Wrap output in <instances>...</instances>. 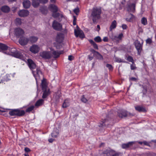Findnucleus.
Returning a JSON list of instances; mask_svg holds the SVG:
<instances>
[{
	"instance_id": "31",
	"label": "nucleus",
	"mask_w": 156,
	"mask_h": 156,
	"mask_svg": "<svg viewBox=\"0 0 156 156\" xmlns=\"http://www.w3.org/2000/svg\"><path fill=\"white\" fill-rule=\"evenodd\" d=\"M17 115L21 116L24 114L25 112L23 110L16 109Z\"/></svg>"
},
{
	"instance_id": "62",
	"label": "nucleus",
	"mask_w": 156,
	"mask_h": 156,
	"mask_svg": "<svg viewBox=\"0 0 156 156\" xmlns=\"http://www.w3.org/2000/svg\"><path fill=\"white\" fill-rule=\"evenodd\" d=\"M50 1L52 3H54L55 2L56 0H50Z\"/></svg>"
},
{
	"instance_id": "51",
	"label": "nucleus",
	"mask_w": 156,
	"mask_h": 156,
	"mask_svg": "<svg viewBox=\"0 0 156 156\" xmlns=\"http://www.w3.org/2000/svg\"><path fill=\"white\" fill-rule=\"evenodd\" d=\"M127 26L126 25H125V24H123L122 25V29L124 30V29H126L127 28Z\"/></svg>"
},
{
	"instance_id": "30",
	"label": "nucleus",
	"mask_w": 156,
	"mask_h": 156,
	"mask_svg": "<svg viewBox=\"0 0 156 156\" xmlns=\"http://www.w3.org/2000/svg\"><path fill=\"white\" fill-rule=\"evenodd\" d=\"M32 5L34 7H37L39 5V1L38 0H32Z\"/></svg>"
},
{
	"instance_id": "40",
	"label": "nucleus",
	"mask_w": 156,
	"mask_h": 156,
	"mask_svg": "<svg viewBox=\"0 0 156 156\" xmlns=\"http://www.w3.org/2000/svg\"><path fill=\"white\" fill-rule=\"evenodd\" d=\"M126 59L129 62H131L132 63H133V58L131 56H128Z\"/></svg>"
},
{
	"instance_id": "6",
	"label": "nucleus",
	"mask_w": 156,
	"mask_h": 156,
	"mask_svg": "<svg viewBox=\"0 0 156 156\" xmlns=\"http://www.w3.org/2000/svg\"><path fill=\"white\" fill-rule=\"evenodd\" d=\"M74 33L76 37H79L81 38L84 37V34L83 31L80 30L79 27L76 26V29L74 30Z\"/></svg>"
},
{
	"instance_id": "18",
	"label": "nucleus",
	"mask_w": 156,
	"mask_h": 156,
	"mask_svg": "<svg viewBox=\"0 0 156 156\" xmlns=\"http://www.w3.org/2000/svg\"><path fill=\"white\" fill-rule=\"evenodd\" d=\"M135 17L132 14H129L128 15V17L126 18V20L127 21L130 22H133L135 20Z\"/></svg>"
},
{
	"instance_id": "34",
	"label": "nucleus",
	"mask_w": 156,
	"mask_h": 156,
	"mask_svg": "<svg viewBox=\"0 0 156 156\" xmlns=\"http://www.w3.org/2000/svg\"><path fill=\"white\" fill-rule=\"evenodd\" d=\"M16 109L12 110L9 112V114L12 116L17 115Z\"/></svg>"
},
{
	"instance_id": "11",
	"label": "nucleus",
	"mask_w": 156,
	"mask_h": 156,
	"mask_svg": "<svg viewBox=\"0 0 156 156\" xmlns=\"http://www.w3.org/2000/svg\"><path fill=\"white\" fill-rule=\"evenodd\" d=\"M135 44L138 53L140 55L142 49V45L138 41H136L135 42Z\"/></svg>"
},
{
	"instance_id": "52",
	"label": "nucleus",
	"mask_w": 156,
	"mask_h": 156,
	"mask_svg": "<svg viewBox=\"0 0 156 156\" xmlns=\"http://www.w3.org/2000/svg\"><path fill=\"white\" fill-rule=\"evenodd\" d=\"M103 41L105 42H107L108 41V38L107 37H104Z\"/></svg>"
},
{
	"instance_id": "41",
	"label": "nucleus",
	"mask_w": 156,
	"mask_h": 156,
	"mask_svg": "<svg viewBox=\"0 0 156 156\" xmlns=\"http://www.w3.org/2000/svg\"><path fill=\"white\" fill-rule=\"evenodd\" d=\"M73 12L76 15L78 14L79 12V10L78 8H76L73 10Z\"/></svg>"
},
{
	"instance_id": "3",
	"label": "nucleus",
	"mask_w": 156,
	"mask_h": 156,
	"mask_svg": "<svg viewBox=\"0 0 156 156\" xmlns=\"http://www.w3.org/2000/svg\"><path fill=\"white\" fill-rule=\"evenodd\" d=\"M101 12V9L99 8L94 7L93 8L91 16L94 22L96 21L97 19H98L100 17Z\"/></svg>"
},
{
	"instance_id": "27",
	"label": "nucleus",
	"mask_w": 156,
	"mask_h": 156,
	"mask_svg": "<svg viewBox=\"0 0 156 156\" xmlns=\"http://www.w3.org/2000/svg\"><path fill=\"white\" fill-rule=\"evenodd\" d=\"M117 25V23L115 20H114L112 23L110 29V30H112L113 29L116 28Z\"/></svg>"
},
{
	"instance_id": "4",
	"label": "nucleus",
	"mask_w": 156,
	"mask_h": 156,
	"mask_svg": "<svg viewBox=\"0 0 156 156\" xmlns=\"http://www.w3.org/2000/svg\"><path fill=\"white\" fill-rule=\"evenodd\" d=\"M32 73L35 79L37 85V86L38 82L40 81L41 78H43V75L41 73L40 69L38 68L36 69V71H32Z\"/></svg>"
},
{
	"instance_id": "26",
	"label": "nucleus",
	"mask_w": 156,
	"mask_h": 156,
	"mask_svg": "<svg viewBox=\"0 0 156 156\" xmlns=\"http://www.w3.org/2000/svg\"><path fill=\"white\" fill-rule=\"evenodd\" d=\"M92 52L94 55H95L98 59H101L102 58V56L98 52L94 50H93Z\"/></svg>"
},
{
	"instance_id": "36",
	"label": "nucleus",
	"mask_w": 156,
	"mask_h": 156,
	"mask_svg": "<svg viewBox=\"0 0 156 156\" xmlns=\"http://www.w3.org/2000/svg\"><path fill=\"white\" fill-rule=\"evenodd\" d=\"M94 40V41L97 42H101L102 41L101 38L99 36H98L95 37Z\"/></svg>"
},
{
	"instance_id": "63",
	"label": "nucleus",
	"mask_w": 156,
	"mask_h": 156,
	"mask_svg": "<svg viewBox=\"0 0 156 156\" xmlns=\"http://www.w3.org/2000/svg\"><path fill=\"white\" fill-rule=\"evenodd\" d=\"M151 155L150 153H147L146 154V155L145 156H150Z\"/></svg>"
},
{
	"instance_id": "55",
	"label": "nucleus",
	"mask_w": 156,
	"mask_h": 156,
	"mask_svg": "<svg viewBox=\"0 0 156 156\" xmlns=\"http://www.w3.org/2000/svg\"><path fill=\"white\" fill-rule=\"evenodd\" d=\"M24 150L26 152H28L30 151V149L27 147L25 148Z\"/></svg>"
},
{
	"instance_id": "1",
	"label": "nucleus",
	"mask_w": 156,
	"mask_h": 156,
	"mask_svg": "<svg viewBox=\"0 0 156 156\" xmlns=\"http://www.w3.org/2000/svg\"><path fill=\"white\" fill-rule=\"evenodd\" d=\"M0 48L2 49L3 51V53L5 54L20 58L25 61H26V59L23 57V55L20 53L16 51L15 48H12L10 50L5 44L0 43Z\"/></svg>"
},
{
	"instance_id": "19",
	"label": "nucleus",
	"mask_w": 156,
	"mask_h": 156,
	"mask_svg": "<svg viewBox=\"0 0 156 156\" xmlns=\"http://www.w3.org/2000/svg\"><path fill=\"white\" fill-rule=\"evenodd\" d=\"M70 105V100L68 99H66L64 101L62 105L63 108H66L69 107Z\"/></svg>"
},
{
	"instance_id": "58",
	"label": "nucleus",
	"mask_w": 156,
	"mask_h": 156,
	"mask_svg": "<svg viewBox=\"0 0 156 156\" xmlns=\"http://www.w3.org/2000/svg\"><path fill=\"white\" fill-rule=\"evenodd\" d=\"M0 112H5V109H2V108L0 107Z\"/></svg>"
},
{
	"instance_id": "33",
	"label": "nucleus",
	"mask_w": 156,
	"mask_h": 156,
	"mask_svg": "<svg viewBox=\"0 0 156 156\" xmlns=\"http://www.w3.org/2000/svg\"><path fill=\"white\" fill-rule=\"evenodd\" d=\"M141 22L142 24L146 25L147 24V19L145 17H143L141 20Z\"/></svg>"
},
{
	"instance_id": "16",
	"label": "nucleus",
	"mask_w": 156,
	"mask_h": 156,
	"mask_svg": "<svg viewBox=\"0 0 156 156\" xmlns=\"http://www.w3.org/2000/svg\"><path fill=\"white\" fill-rule=\"evenodd\" d=\"M64 38V35L61 33L58 34L56 37V41L57 42L60 43L62 41Z\"/></svg>"
},
{
	"instance_id": "15",
	"label": "nucleus",
	"mask_w": 156,
	"mask_h": 156,
	"mask_svg": "<svg viewBox=\"0 0 156 156\" xmlns=\"http://www.w3.org/2000/svg\"><path fill=\"white\" fill-rule=\"evenodd\" d=\"M28 62V65L29 68L31 70H33L36 67V65L34 62L31 59H28L27 60Z\"/></svg>"
},
{
	"instance_id": "20",
	"label": "nucleus",
	"mask_w": 156,
	"mask_h": 156,
	"mask_svg": "<svg viewBox=\"0 0 156 156\" xmlns=\"http://www.w3.org/2000/svg\"><path fill=\"white\" fill-rule=\"evenodd\" d=\"M135 109L139 112H145L146 111L145 108L139 105H137L135 107Z\"/></svg>"
},
{
	"instance_id": "17",
	"label": "nucleus",
	"mask_w": 156,
	"mask_h": 156,
	"mask_svg": "<svg viewBox=\"0 0 156 156\" xmlns=\"http://www.w3.org/2000/svg\"><path fill=\"white\" fill-rule=\"evenodd\" d=\"M49 49L50 50L51 52L52 53L53 57L54 58H57L58 57L59 55L61 54V53L54 51L52 48H50Z\"/></svg>"
},
{
	"instance_id": "22",
	"label": "nucleus",
	"mask_w": 156,
	"mask_h": 156,
	"mask_svg": "<svg viewBox=\"0 0 156 156\" xmlns=\"http://www.w3.org/2000/svg\"><path fill=\"white\" fill-rule=\"evenodd\" d=\"M58 133V130L56 128L54 129L53 132L51 133V136L54 138H56Z\"/></svg>"
},
{
	"instance_id": "9",
	"label": "nucleus",
	"mask_w": 156,
	"mask_h": 156,
	"mask_svg": "<svg viewBox=\"0 0 156 156\" xmlns=\"http://www.w3.org/2000/svg\"><path fill=\"white\" fill-rule=\"evenodd\" d=\"M15 34L17 37H22L24 34L23 30L20 28H16L14 30Z\"/></svg>"
},
{
	"instance_id": "50",
	"label": "nucleus",
	"mask_w": 156,
	"mask_h": 156,
	"mask_svg": "<svg viewBox=\"0 0 156 156\" xmlns=\"http://www.w3.org/2000/svg\"><path fill=\"white\" fill-rule=\"evenodd\" d=\"M81 101L84 102H86L87 101V100L84 97L82 98Z\"/></svg>"
},
{
	"instance_id": "44",
	"label": "nucleus",
	"mask_w": 156,
	"mask_h": 156,
	"mask_svg": "<svg viewBox=\"0 0 156 156\" xmlns=\"http://www.w3.org/2000/svg\"><path fill=\"white\" fill-rule=\"evenodd\" d=\"M146 42L147 44H150L151 43V40L150 38H148L146 40Z\"/></svg>"
},
{
	"instance_id": "24",
	"label": "nucleus",
	"mask_w": 156,
	"mask_h": 156,
	"mask_svg": "<svg viewBox=\"0 0 156 156\" xmlns=\"http://www.w3.org/2000/svg\"><path fill=\"white\" fill-rule=\"evenodd\" d=\"M135 9V4L133 3L129 5L127 8V10L129 12H133Z\"/></svg>"
},
{
	"instance_id": "47",
	"label": "nucleus",
	"mask_w": 156,
	"mask_h": 156,
	"mask_svg": "<svg viewBox=\"0 0 156 156\" xmlns=\"http://www.w3.org/2000/svg\"><path fill=\"white\" fill-rule=\"evenodd\" d=\"M48 1V0H40V2L43 4L47 3Z\"/></svg>"
},
{
	"instance_id": "8",
	"label": "nucleus",
	"mask_w": 156,
	"mask_h": 156,
	"mask_svg": "<svg viewBox=\"0 0 156 156\" xmlns=\"http://www.w3.org/2000/svg\"><path fill=\"white\" fill-rule=\"evenodd\" d=\"M40 50V47L36 44H34L30 48V51L34 54L37 53Z\"/></svg>"
},
{
	"instance_id": "60",
	"label": "nucleus",
	"mask_w": 156,
	"mask_h": 156,
	"mask_svg": "<svg viewBox=\"0 0 156 156\" xmlns=\"http://www.w3.org/2000/svg\"><path fill=\"white\" fill-rule=\"evenodd\" d=\"M119 116L120 117H122V118L123 117V116H126V115H120V114H119Z\"/></svg>"
},
{
	"instance_id": "35",
	"label": "nucleus",
	"mask_w": 156,
	"mask_h": 156,
	"mask_svg": "<svg viewBox=\"0 0 156 156\" xmlns=\"http://www.w3.org/2000/svg\"><path fill=\"white\" fill-rule=\"evenodd\" d=\"M40 10L41 12L43 14H45L47 12L46 8L45 7H42L41 8Z\"/></svg>"
},
{
	"instance_id": "25",
	"label": "nucleus",
	"mask_w": 156,
	"mask_h": 156,
	"mask_svg": "<svg viewBox=\"0 0 156 156\" xmlns=\"http://www.w3.org/2000/svg\"><path fill=\"white\" fill-rule=\"evenodd\" d=\"M24 7L25 8H29L30 5V3L29 0H25L23 2Z\"/></svg>"
},
{
	"instance_id": "53",
	"label": "nucleus",
	"mask_w": 156,
	"mask_h": 156,
	"mask_svg": "<svg viewBox=\"0 0 156 156\" xmlns=\"http://www.w3.org/2000/svg\"><path fill=\"white\" fill-rule=\"evenodd\" d=\"M89 41L90 43L92 45L95 43L94 41L92 40H89Z\"/></svg>"
},
{
	"instance_id": "7",
	"label": "nucleus",
	"mask_w": 156,
	"mask_h": 156,
	"mask_svg": "<svg viewBox=\"0 0 156 156\" xmlns=\"http://www.w3.org/2000/svg\"><path fill=\"white\" fill-rule=\"evenodd\" d=\"M40 56L45 59H49L52 56V54L49 51H43L40 53Z\"/></svg>"
},
{
	"instance_id": "45",
	"label": "nucleus",
	"mask_w": 156,
	"mask_h": 156,
	"mask_svg": "<svg viewBox=\"0 0 156 156\" xmlns=\"http://www.w3.org/2000/svg\"><path fill=\"white\" fill-rule=\"evenodd\" d=\"M74 59V57L72 55H69L68 57V59L70 61H72Z\"/></svg>"
},
{
	"instance_id": "14",
	"label": "nucleus",
	"mask_w": 156,
	"mask_h": 156,
	"mask_svg": "<svg viewBox=\"0 0 156 156\" xmlns=\"http://www.w3.org/2000/svg\"><path fill=\"white\" fill-rule=\"evenodd\" d=\"M123 34L122 33H120L117 36L113 35L111 37L112 39L117 42L121 41L123 37Z\"/></svg>"
},
{
	"instance_id": "5",
	"label": "nucleus",
	"mask_w": 156,
	"mask_h": 156,
	"mask_svg": "<svg viewBox=\"0 0 156 156\" xmlns=\"http://www.w3.org/2000/svg\"><path fill=\"white\" fill-rule=\"evenodd\" d=\"M48 8L51 11L53 12L52 16L53 17L55 18L57 17L58 16V13L57 12L58 11V9L56 5H54L51 4L49 5Z\"/></svg>"
},
{
	"instance_id": "49",
	"label": "nucleus",
	"mask_w": 156,
	"mask_h": 156,
	"mask_svg": "<svg viewBox=\"0 0 156 156\" xmlns=\"http://www.w3.org/2000/svg\"><path fill=\"white\" fill-rule=\"evenodd\" d=\"M115 61H116V62H121L122 61L121 59L118 58H115Z\"/></svg>"
},
{
	"instance_id": "64",
	"label": "nucleus",
	"mask_w": 156,
	"mask_h": 156,
	"mask_svg": "<svg viewBox=\"0 0 156 156\" xmlns=\"http://www.w3.org/2000/svg\"><path fill=\"white\" fill-rule=\"evenodd\" d=\"M24 155L25 156H29L28 154H25Z\"/></svg>"
},
{
	"instance_id": "10",
	"label": "nucleus",
	"mask_w": 156,
	"mask_h": 156,
	"mask_svg": "<svg viewBox=\"0 0 156 156\" xmlns=\"http://www.w3.org/2000/svg\"><path fill=\"white\" fill-rule=\"evenodd\" d=\"M52 27L54 29L57 30H60L62 29V25L56 21L53 22Z\"/></svg>"
},
{
	"instance_id": "57",
	"label": "nucleus",
	"mask_w": 156,
	"mask_h": 156,
	"mask_svg": "<svg viewBox=\"0 0 156 156\" xmlns=\"http://www.w3.org/2000/svg\"><path fill=\"white\" fill-rule=\"evenodd\" d=\"M53 140H54L51 138H50V139H48V141L50 143L52 142L53 141Z\"/></svg>"
},
{
	"instance_id": "28",
	"label": "nucleus",
	"mask_w": 156,
	"mask_h": 156,
	"mask_svg": "<svg viewBox=\"0 0 156 156\" xmlns=\"http://www.w3.org/2000/svg\"><path fill=\"white\" fill-rule=\"evenodd\" d=\"M10 77V76L9 74H6V76L4 77L3 80H2L1 81L0 83H4V81H7L9 80L10 79L9 78Z\"/></svg>"
},
{
	"instance_id": "12",
	"label": "nucleus",
	"mask_w": 156,
	"mask_h": 156,
	"mask_svg": "<svg viewBox=\"0 0 156 156\" xmlns=\"http://www.w3.org/2000/svg\"><path fill=\"white\" fill-rule=\"evenodd\" d=\"M29 11L26 10H20L18 12L19 16L21 17L27 16L29 15Z\"/></svg>"
},
{
	"instance_id": "21",
	"label": "nucleus",
	"mask_w": 156,
	"mask_h": 156,
	"mask_svg": "<svg viewBox=\"0 0 156 156\" xmlns=\"http://www.w3.org/2000/svg\"><path fill=\"white\" fill-rule=\"evenodd\" d=\"M134 143V142H129L127 144H122V147L123 148L126 149L128 148Z\"/></svg>"
},
{
	"instance_id": "37",
	"label": "nucleus",
	"mask_w": 156,
	"mask_h": 156,
	"mask_svg": "<svg viewBox=\"0 0 156 156\" xmlns=\"http://www.w3.org/2000/svg\"><path fill=\"white\" fill-rule=\"evenodd\" d=\"M34 106H31L28 108L26 109V112H29L32 111L34 109Z\"/></svg>"
},
{
	"instance_id": "39",
	"label": "nucleus",
	"mask_w": 156,
	"mask_h": 156,
	"mask_svg": "<svg viewBox=\"0 0 156 156\" xmlns=\"http://www.w3.org/2000/svg\"><path fill=\"white\" fill-rule=\"evenodd\" d=\"M138 143L141 144H143L144 145L149 146V144L148 142H146V141H144L143 142H139Z\"/></svg>"
},
{
	"instance_id": "61",
	"label": "nucleus",
	"mask_w": 156,
	"mask_h": 156,
	"mask_svg": "<svg viewBox=\"0 0 156 156\" xmlns=\"http://www.w3.org/2000/svg\"><path fill=\"white\" fill-rule=\"evenodd\" d=\"M97 28H98V29L97 30V31H99V30H100V27L99 25H98L97 26Z\"/></svg>"
},
{
	"instance_id": "23",
	"label": "nucleus",
	"mask_w": 156,
	"mask_h": 156,
	"mask_svg": "<svg viewBox=\"0 0 156 156\" xmlns=\"http://www.w3.org/2000/svg\"><path fill=\"white\" fill-rule=\"evenodd\" d=\"M28 40V42H30L32 43H34L36 42L38 38L35 36H31L29 37Z\"/></svg>"
},
{
	"instance_id": "46",
	"label": "nucleus",
	"mask_w": 156,
	"mask_h": 156,
	"mask_svg": "<svg viewBox=\"0 0 156 156\" xmlns=\"http://www.w3.org/2000/svg\"><path fill=\"white\" fill-rule=\"evenodd\" d=\"M137 79L136 78L132 77L130 78V80L132 81H136L137 80Z\"/></svg>"
},
{
	"instance_id": "2",
	"label": "nucleus",
	"mask_w": 156,
	"mask_h": 156,
	"mask_svg": "<svg viewBox=\"0 0 156 156\" xmlns=\"http://www.w3.org/2000/svg\"><path fill=\"white\" fill-rule=\"evenodd\" d=\"M47 85L46 80L44 78L41 81L42 88L43 92L42 96L43 98H46L50 93V89L47 87Z\"/></svg>"
},
{
	"instance_id": "54",
	"label": "nucleus",
	"mask_w": 156,
	"mask_h": 156,
	"mask_svg": "<svg viewBox=\"0 0 156 156\" xmlns=\"http://www.w3.org/2000/svg\"><path fill=\"white\" fill-rule=\"evenodd\" d=\"M73 17L74 18V20H73V25H76V18L75 17V16H74Z\"/></svg>"
},
{
	"instance_id": "56",
	"label": "nucleus",
	"mask_w": 156,
	"mask_h": 156,
	"mask_svg": "<svg viewBox=\"0 0 156 156\" xmlns=\"http://www.w3.org/2000/svg\"><path fill=\"white\" fill-rule=\"evenodd\" d=\"M93 57V56H91L90 55H89L88 56V58L89 60H91L92 59Z\"/></svg>"
},
{
	"instance_id": "42",
	"label": "nucleus",
	"mask_w": 156,
	"mask_h": 156,
	"mask_svg": "<svg viewBox=\"0 0 156 156\" xmlns=\"http://www.w3.org/2000/svg\"><path fill=\"white\" fill-rule=\"evenodd\" d=\"M106 66L110 70H112V67L111 65L107 64L106 65Z\"/></svg>"
},
{
	"instance_id": "43",
	"label": "nucleus",
	"mask_w": 156,
	"mask_h": 156,
	"mask_svg": "<svg viewBox=\"0 0 156 156\" xmlns=\"http://www.w3.org/2000/svg\"><path fill=\"white\" fill-rule=\"evenodd\" d=\"M130 67H131V69L132 70H133L135 69V68H136L135 65L134 64V62L132 63V64L131 65Z\"/></svg>"
},
{
	"instance_id": "38",
	"label": "nucleus",
	"mask_w": 156,
	"mask_h": 156,
	"mask_svg": "<svg viewBox=\"0 0 156 156\" xmlns=\"http://www.w3.org/2000/svg\"><path fill=\"white\" fill-rule=\"evenodd\" d=\"M16 23L17 25H20L21 23V19L19 18L16 19Z\"/></svg>"
},
{
	"instance_id": "13",
	"label": "nucleus",
	"mask_w": 156,
	"mask_h": 156,
	"mask_svg": "<svg viewBox=\"0 0 156 156\" xmlns=\"http://www.w3.org/2000/svg\"><path fill=\"white\" fill-rule=\"evenodd\" d=\"M19 42L22 45H25L28 42V38L25 37H21L19 40Z\"/></svg>"
},
{
	"instance_id": "32",
	"label": "nucleus",
	"mask_w": 156,
	"mask_h": 156,
	"mask_svg": "<svg viewBox=\"0 0 156 156\" xmlns=\"http://www.w3.org/2000/svg\"><path fill=\"white\" fill-rule=\"evenodd\" d=\"M44 102V100L42 99H40L36 103L35 105L36 106H39L42 105Z\"/></svg>"
},
{
	"instance_id": "48",
	"label": "nucleus",
	"mask_w": 156,
	"mask_h": 156,
	"mask_svg": "<svg viewBox=\"0 0 156 156\" xmlns=\"http://www.w3.org/2000/svg\"><path fill=\"white\" fill-rule=\"evenodd\" d=\"M93 47L95 49H98V46L96 44V43H94V44L93 45Z\"/></svg>"
},
{
	"instance_id": "59",
	"label": "nucleus",
	"mask_w": 156,
	"mask_h": 156,
	"mask_svg": "<svg viewBox=\"0 0 156 156\" xmlns=\"http://www.w3.org/2000/svg\"><path fill=\"white\" fill-rule=\"evenodd\" d=\"M112 156H119V154L118 153H115Z\"/></svg>"
},
{
	"instance_id": "29",
	"label": "nucleus",
	"mask_w": 156,
	"mask_h": 156,
	"mask_svg": "<svg viewBox=\"0 0 156 156\" xmlns=\"http://www.w3.org/2000/svg\"><path fill=\"white\" fill-rule=\"evenodd\" d=\"M1 10L4 12H8L9 11L10 9L7 6H4L2 7Z\"/></svg>"
}]
</instances>
